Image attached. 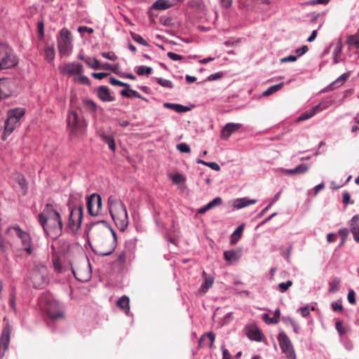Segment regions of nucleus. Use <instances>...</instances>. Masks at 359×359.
<instances>
[{"instance_id": "1", "label": "nucleus", "mask_w": 359, "mask_h": 359, "mask_svg": "<svg viewBox=\"0 0 359 359\" xmlns=\"http://www.w3.org/2000/svg\"><path fill=\"white\" fill-rule=\"evenodd\" d=\"M88 236L94 241L97 254L108 256L116 248V235L104 220L93 223L88 228Z\"/></svg>"}, {"instance_id": "2", "label": "nucleus", "mask_w": 359, "mask_h": 359, "mask_svg": "<svg viewBox=\"0 0 359 359\" xmlns=\"http://www.w3.org/2000/svg\"><path fill=\"white\" fill-rule=\"evenodd\" d=\"M38 221L44 232L55 241L53 249L59 242L57 238L62 235L63 223L60 213L51 204H46L42 212L38 215Z\"/></svg>"}, {"instance_id": "3", "label": "nucleus", "mask_w": 359, "mask_h": 359, "mask_svg": "<svg viewBox=\"0 0 359 359\" xmlns=\"http://www.w3.org/2000/svg\"><path fill=\"white\" fill-rule=\"evenodd\" d=\"M108 206L116 226L124 231L128 225V216L125 204L118 198L110 196L108 198Z\"/></svg>"}, {"instance_id": "4", "label": "nucleus", "mask_w": 359, "mask_h": 359, "mask_svg": "<svg viewBox=\"0 0 359 359\" xmlns=\"http://www.w3.org/2000/svg\"><path fill=\"white\" fill-rule=\"evenodd\" d=\"M39 305L54 320L64 317L58 302L50 294H42L39 298Z\"/></svg>"}, {"instance_id": "5", "label": "nucleus", "mask_w": 359, "mask_h": 359, "mask_svg": "<svg viewBox=\"0 0 359 359\" xmlns=\"http://www.w3.org/2000/svg\"><path fill=\"white\" fill-rule=\"evenodd\" d=\"M29 278L34 287L43 288L49 281L47 267L43 264H36L31 270Z\"/></svg>"}, {"instance_id": "6", "label": "nucleus", "mask_w": 359, "mask_h": 359, "mask_svg": "<svg viewBox=\"0 0 359 359\" xmlns=\"http://www.w3.org/2000/svg\"><path fill=\"white\" fill-rule=\"evenodd\" d=\"M25 110L23 108H15L8 111L7 119L5 121L4 133L2 139L5 140L6 136L9 135L20 124V120L25 115Z\"/></svg>"}, {"instance_id": "7", "label": "nucleus", "mask_w": 359, "mask_h": 359, "mask_svg": "<svg viewBox=\"0 0 359 359\" xmlns=\"http://www.w3.org/2000/svg\"><path fill=\"white\" fill-rule=\"evenodd\" d=\"M67 126L70 133L77 135L84 133L86 123L82 115L75 111H70L67 116Z\"/></svg>"}, {"instance_id": "8", "label": "nucleus", "mask_w": 359, "mask_h": 359, "mask_svg": "<svg viewBox=\"0 0 359 359\" xmlns=\"http://www.w3.org/2000/svg\"><path fill=\"white\" fill-rule=\"evenodd\" d=\"M18 60L13 50L5 44L0 45V70L14 67Z\"/></svg>"}, {"instance_id": "9", "label": "nucleus", "mask_w": 359, "mask_h": 359, "mask_svg": "<svg viewBox=\"0 0 359 359\" xmlns=\"http://www.w3.org/2000/svg\"><path fill=\"white\" fill-rule=\"evenodd\" d=\"M83 215V212L81 206H77L72 208L66 230L69 232L76 233L81 226Z\"/></svg>"}, {"instance_id": "10", "label": "nucleus", "mask_w": 359, "mask_h": 359, "mask_svg": "<svg viewBox=\"0 0 359 359\" xmlns=\"http://www.w3.org/2000/svg\"><path fill=\"white\" fill-rule=\"evenodd\" d=\"M57 46L60 53L62 55L69 54L72 49V34L67 29H62L60 37L57 39Z\"/></svg>"}, {"instance_id": "11", "label": "nucleus", "mask_w": 359, "mask_h": 359, "mask_svg": "<svg viewBox=\"0 0 359 359\" xmlns=\"http://www.w3.org/2000/svg\"><path fill=\"white\" fill-rule=\"evenodd\" d=\"M8 232L16 234L18 237L21 240L23 250L26 251L29 255L32 253L31 247V238L27 232L22 230L18 226L8 228Z\"/></svg>"}, {"instance_id": "12", "label": "nucleus", "mask_w": 359, "mask_h": 359, "mask_svg": "<svg viewBox=\"0 0 359 359\" xmlns=\"http://www.w3.org/2000/svg\"><path fill=\"white\" fill-rule=\"evenodd\" d=\"M278 340L282 351L285 354L287 359H296L293 346L289 337L284 332L278 336Z\"/></svg>"}, {"instance_id": "13", "label": "nucleus", "mask_w": 359, "mask_h": 359, "mask_svg": "<svg viewBox=\"0 0 359 359\" xmlns=\"http://www.w3.org/2000/svg\"><path fill=\"white\" fill-rule=\"evenodd\" d=\"M87 209L91 216H97L101 212L102 198L99 194H93L88 197Z\"/></svg>"}, {"instance_id": "14", "label": "nucleus", "mask_w": 359, "mask_h": 359, "mask_svg": "<svg viewBox=\"0 0 359 359\" xmlns=\"http://www.w3.org/2000/svg\"><path fill=\"white\" fill-rule=\"evenodd\" d=\"M11 339V329L8 325L4 327L0 337V357H3L6 352Z\"/></svg>"}, {"instance_id": "15", "label": "nucleus", "mask_w": 359, "mask_h": 359, "mask_svg": "<svg viewBox=\"0 0 359 359\" xmlns=\"http://www.w3.org/2000/svg\"><path fill=\"white\" fill-rule=\"evenodd\" d=\"M13 81L9 79H0V100L8 97L13 93Z\"/></svg>"}, {"instance_id": "16", "label": "nucleus", "mask_w": 359, "mask_h": 359, "mask_svg": "<svg viewBox=\"0 0 359 359\" xmlns=\"http://www.w3.org/2000/svg\"><path fill=\"white\" fill-rule=\"evenodd\" d=\"M61 72L69 75H80L83 70V65L80 63L69 62L60 67Z\"/></svg>"}, {"instance_id": "17", "label": "nucleus", "mask_w": 359, "mask_h": 359, "mask_svg": "<svg viewBox=\"0 0 359 359\" xmlns=\"http://www.w3.org/2000/svg\"><path fill=\"white\" fill-rule=\"evenodd\" d=\"M241 128V124L229 123L225 125L222 128L220 137L222 140H227L232 133H235Z\"/></svg>"}, {"instance_id": "18", "label": "nucleus", "mask_w": 359, "mask_h": 359, "mask_svg": "<svg viewBox=\"0 0 359 359\" xmlns=\"http://www.w3.org/2000/svg\"><path fill=\"white\" fill-rule=\"evenodd\" d=\"M215 339V336L212 332H208L205 334L201 336L198 341V348H202L206 345H208L210 348H212L213 343Z\"/></svg>"}, {"instance_id": "19", "label": "nucleus", "mask_w": 359, "mask_h": 359, "mask_svg": "<svg viewBox=\"0 0 359 359\" xmlns=\"http://www.w3.org/2000/svg\"><path fill=\"white\" fill-rule=\"evenodd\" d=\"M97 95L103 102H112L114 100V97L111 95L108 88L106 86H102L97 88Z\"/></svg>"}, {"instance_id": "20", "label": "nucleus", "mask_w": 359, "mask_h": 359, "mask_svg": "<svg viewBox=\"0 0 359 359\" xmlns=\"http://www.w3.org/2000/svg\"><path fill=\"white\" fill-rule=\"evenodd\" d=\"M309 170V165L305 163H302L297 165L294 169H285L283 172L286 175H299L306 172Z\"/></svg>"}, {"instance_id": "21", "label": "nucleus", "mask_w": 359, "mask_h": 359, "mask_svg": "<svg viewBox=\"0 0 359 359\" xmlns=\"http://www.w3.org/2000/svg\"><path fill=\"white\" fill-rule=\"evenodd\" d=\"M359 215H355L351 220V231L355 241L359 242Z\"/></svg>"}, {"instance_id": "22", "label": "nucleus", "mask_w": 359, "mask_h": 359, "mask_svg": "<svg viewBox=\"0 0 359 359\" xmlns=\"http://www.w3.org/2000/svg\"><path fill=\"white\" fill-rule=\"evenodd\" d=\"M257 201L255 199H249L247 198H237L233 201V205L237 209H241L250 205L256 203Z\"/></svg>"}, {"instance_id": "23", "label": "nucleus", "mask_w": 359, "mask_h": 359, "mask_svg": "<svg viewBox=\"0 0 359 359\" xmlns=\"http://www.w3.org/2000/svg\"><path fill=\"white\" fill-rule=\"evenodd\" d=\"M351 72H347L341 74L339 77H338L335 81H334L330 86L329 88L330 90H334L342 86L346 80L350 77Z\"/></svg>"}, {"instance_id": "24", "label": "nucleus", "mask_w": 359, "mask_h": 359, "mask_svg": "<svg viewBox=\"0 0 359 359\" xmlns=\"http://www.w3.org/2000/svg\"><path fill=\"white\" fill-rule=\"evenodd\" d=\"M222 200L220 197H216L212 201L208 203L207 205L203 206L202 208H199L198 210V214H204L208 210L216 207L219 206L222 204Z\"/></svg>"}, {"instance_id": "25", "label": "nucleus", "mask_w": 359, "mask_h": 359, "mask_svg": "<svg viewBox=\"0 0 359 359\" xmlns=\"http://www.w3.org/2000/svg\"><path fill=\"white\" fill-rule=\"evenodd\" d=\"M319 110H320V105L318 104L313 107L310 111L302 114L297 118V121L300 122L309 119L310 118L313 117Z\"/></svg>"}, {"instance_id": "26", "label": "nucleus", "mask_w": 359, "mask_h": 359, "mask_svg": "<svg viewBox=\"0 0 359 359\" xmlns=\"http://www.w3.org/2000/svg\"><path fill=\"white\" fill-rule=\"evenodd\" d=\"M248 336L252 340L259 341L262 339V334L259 330L255 326H252L248 328Z\"/></svg>"}, {"instance_id": "27", "label": "nucleus", "mask_w": 359, "mask_h": 359, "mask_svg": "<svg viewBox=\"0 0 359 359\" xmlns=\"http://www.w3.org/2000/svg\"><path fill=\"white\" fill-rule=\"evenodd\" d=\"M98 133L102 140L108 144L109 148L112 151H115L116 144L114 137L111 135H106L104 132L100 130Z\"/></svg>"}, {"instance_id": "28", "label": "nucleus", "mask_w": 359, "mask_h": 359, "mask_svg": "<svg viewBox=\"0 0 359 359\" xmlns=\"http://www.w3.org/2000/svg\"><path fill=\"white\" fill-rule=\"evenodd\" d=\"M224 257L227 262H236L241 257V252L236 250L225 251Z\"/></svg>"}, {"instance_id": "29", "label": "nucleus", "mask_w": 359, "mask_h": 359, "mask_svg": "<svg viewBox=\"0 0 359 359\" xmlns=\"http://www.w3.org/2000/svg\"><path fill=\"white\" fill-rule=\"evenodd\" d=\"M342 48H343L342 43L339 40L336 43L334 49L333 53H332V55H333V63L334 64H337L339 62V58L341 55Z\"/></svg>"}, {"instance_id": "30", "label": "nucleus", "mask_w": 359, "mask_h": 359, "mask_svg": "<svg viewBox=\"0 0 359 359\" xmlns=\"http://www.w3.org/2000/svg\"><path fill=\"white\" fill-rule=\"evenodd\" d=\"M245 224H241L232 233L231 236V243L236 244L238 240L241 238L243 232L244 231Z\"/></svg>"}, {"instance_id": "31", "label": "nucleus", "mask_w": 359, "mask_h": 359, "mask_svg": "<svg viewBox=\"0 0 359 359\" xmlns=\"http://www.w3.org/2000/svg\"><path fill=\"white\" fill-rule=\"evenodd\" d=\"M164 107L172 109L177 112H186L189 110V108L180 104H174L165 102L163 104Z\"/></svg>"}, {"instance_id": "32", "label": "nucleus", "mask_w": 359, "mask_h": 359, "mask_svg": "<svg viewBox=\"0 0 359 359\" xmlns=\"http://www.w3.org/2000/svg\"><path fill=\"white\" fill-rule=\"evenodd\" d=\"M129 302V298L127 296L124 295L117 301L116 306L125 310L126 313H128L130 310Z\"/></svg>"}, {"instance_id": "33", "label": "nucleus", "mask_w": 359, "mask_h": 359, "mask_svg": "<svg viewBox=\"0 0 359 359\" xmlns=\"http://www.w3.org/2000/svg\"><path fill=\"white\" fill-rule=\"evenodd\" d=\"M203 276H205L206 273L205 271L203 273ZM213 284V278L212 277H205V281L201 286L200 291L203 293H205L208 290L212 287Z\"/></svg>"}, {"instance_id": "34", "label": "nucleus", "mask_w": 359, "mask_h": 359, "mask_svg": "<svg viewBox=\"0 0 359 359\" xmlns=\"http://www.w3.org/2000/svg\"><path fill=\"white\" fill-rule=\"evenodd\" d=\"M171 4L166 0H157L153 5L152 8L156 10H165L169 8Z\"/></svg>"}, {"instance_id": "35", "label": "nucleus", "mask_w": 359, "mask_h": 359, "mask_svg": "<svg viewBox=\"0 0 359 359\" xmlns=\"http://www.w3.org/2000/svg\"><path fill=\"white\" fill-rule=\"evenodd\" d=\"M280 316V309H276L275 311L274 315L273 318H269L268 314H264L263 319L267 323H273L276 324L279 321Z\"/></svg>"}, {"instance_id": "36", "label": "nucleus", "mask_w": 359, "mask_h": 359, "mask_svg": "<svg viewBox=\"0 0 359 359\" xmlns=\"http://www.w3.org/2000/svg\"><path fill=\"white\" fill-rule=\"evenodd\" d=\"M45 58L48 61H52L55 57V50L53 46H46L44 50Z\"/></svg>"}, {"instance_id": "37", "label": "nucleus", "mask_w": 359, "mask_h": 359, "mask_svg": "<svg viewBox=\"0 0 359 359\" xmlns=\"http://www.w3.org/2000/svg\"><path fill=\"white\" fill-rule=\"evenodd\" d=\"M283 86V83H278L275 86L269 87L263 93L264 96H269L279 90Z\"/></svg>"}, {"instance_id": "38", "label": "nucleus", "mask_w": 359, "mask_h": 359, "mask_svg": "<svg viewBox=\"0 0 359 359\" xmlns=\"http://www.w3.org/2000/svg\"><path fill=\"white\" fill-rule=\"evenodd\" d=\"M196 163H200V164H203V165H205L209 168H210L211 169L214 170H216V171H219L220 170V167L219 165L215 163V162H206L203 160H201V159H197L196 160Z\"/></svg>"}, {"instance_id": "39", "label": "nucleus", "mask_w": 359, "mask_h": 359, "mask_svg": "<svg viewBox=\"0 0 359 359\" xmlns=\"http://www.w3.org/2000/svg\"><path fill=\"white\" fill-rule=\"evenodd\" d=\"M86 64L92 69H101L100 62L95 58L85 60Z\"/></svg>"}, {"instance_id": "40", "label": "nucleus", "mask_w": 359, "mask_h": 359, "mask_svg": "<svg viewBox=\"0 0 359 359\" xmlns=\"http://www.w3.org/2000/svg\"><path fill=\"white\" fill-rule=\"evenodd\" d=\"M346 42L348 45H352L359 48V36L357 34L350 35L347 37Z\"/></svg>"}, {"instance_id": "41", "label": "nucleus", "mask_w": 359, "mask_h": 359, "mask_svg": "<svg viewBox=\"0 0 359 359\" xmlns=\"http://www.w3.org/2000/svg\"><path fill=\"white\" fill-rule=\"evenodd\" d=\"M152 72V69L149 67L140 66L137 67L136 73L139 76L147 75L149 76Z\"/></svg>"}, {"instance_id": "42", "label": "nucleus", "mask_w": 359, "mask_h": 359, "mask_svg": "<svg viewBox=\"0 0 359 359\" xmlns=\"http://www.w3.org/2000/svg\"><path fill=\"white\" fill-rule=\"evenodd\" d=\"M132 39L136 41L137 43L144 46H148V43L138 34L131 32L130 33Z\"/></svg>"}, {"instance_id": "43", "label": "nucleus", "mask_w": 359, "mask_h": 359, "mask_svg": "<svg viewBox=\"0 0 359 359\" xmlns=\"http://www.w3.org/2000/svg\"><path fill=\"white\" fill-rule=\"evenodd\" d=\"M72 273L74 274V277L81 281H85L87 278L82 277L81 276V271L79 268L74 267L72 265L71 266Z\"/></svg>"}, {"instance_id": "44", "label": "nucleus", "mask_w": 359, "mask_h": 359, "mask_svg": "<svg viewBox=\"0 0 359 359\" xmlns=\"http://www.w3.org/2000/svg\"><path fill=\"white\" fill-rule=\"evenodd\" d=\"M292 284L293 283L292 280H287L285 283L278 284V287L280 292H285L292 285Z\"/></svg>"}, {"instance_id": "45", "label": "nucleus", "mask_w": 359, "mask_h": 359, "mask_svg": "<svg viewBox=\"0 0 359 359\" xmlns=\"http://www.w3.org/2000/svg\"><path fill=\"white\" fill-rule=\"evenodd\" d=\"M109 83L113 85V86H123V87H126L127 88H130V85L128 83H123V82H122V81L115 79L114 77H111L110 78Z\"/></svg>"}, {"instance_id": "46", "label": "nucleus", "mask_w": 359, "mask_h": 359, "mask_svg": "<svg viewBox=\"0 0 359 359\" xmlns=\"http://www.w3.org/2000/svg\"><path fill=\"white\" fill-rule=\"evenodd\" d=\"M157 82L158 84H160L163 87H165V88H172V83L169 80L159 78V79H157Z\"/></svg>"}, {"instance_id": "47", "label": "nucleus", "mask_w": 359, "mask_h": 359, "mask_svg": "<svg viewBox=\"0 0 359 359\" xmlns=\"http://www.w3.org/2000/svg\"><path fill=\"white\" fill-rule=\"evenodd\" d=\"M177 149L182 153H189L191 149L186 143H181L177 145Z\"/></svg>"}, {"instance_id": "48", "label": "nucleus", "mask_w": 359, "mask_h": 359, "mask_svg": "<svg viewBox=\"0 0 359 359\" xmlns=\"http://www.w3.org/2000/svg\"><path fill=\"white\" fill-rule=\"evenodd\" d=\"M339 234L342 238L340 245H343L348 236V231L347 229H341L339 230Z\"/></svg>"}, {"instance_id": "49", "label": "nucleus", "mask_w": 359, "mask_h": 359, "mask_svg": "<svg viewBox=\"0 0 359 359\" xmlns=\"http://www.w3.org/2000/svg\"><path fill=\"white\" fill-rule=\"evenodd\" d=\"M336 329L339 334L342 336L346 333V329L344 327L343 322L342 321H337L335 325Z\"/></svg>"}, {"instance_id": "50", "label": "nucleus", "mask_w": 359, "mask_h": 359, "mask_svg": "<svg viewBox=\"0 0 359 359\" xmlns=\"http://www.w3.org/2000/svg\"><path fill=\"white\" fill-rule=\"evenodd\" d=\"M53 266H54L55 270L56 271H57L58 273L63 272L62 266L60 261L59 260L58 258L53 259Z\"/></svg>"}, {"instance_id": "51", "label": "nucleus", "mask_w": 359, "mask_h": 359, "mask_svg": "<svg viewBox=\"0 0 359 359\" xmlns=\"http://www.w3.org/2000/svg\"><path fill=\"white\" fill-rule=\"evenodd\" d=\"M102 56L106 59H108L111 61H114L116 60L117 57L114 52H103L101 53Z\"/></svg>"}, {"instance_id": "52", "label": "nucleus", "mask_w": 359, "mask_h": 359, "mask_svg": "<svg viewBox=\"0 0 359 359\" xmlns=\"http://www.w3.org/2000/svg\"><path fill=\"white\" fill-rule=\"evenodd\" d=\"M126 260V254L124 251L119 252L117 255V258L116 262L120 264H123L125 263Z\"/></svg>"}, {"instance_id": "53", "label": "nucleus", "mask_w": 359, "mask_h": 359, "mask_svg": "<svg viewBox=\"0 0 359 359\" xmlns=\"http://www.w3.org/2000/svg\"><path fill=\"white\" fill-rule=\"evenodd\" d=\"M348 301L351 304H355L356 303L355 300V294L353 290H350L348 293Z\"/></svg>"}, {"instance_id": "54", "label": "nucleus", "mask_w": 359, "mask_h": 359, "mask_svg": "<svg viewBox=\"0 0 359 359\" xmlns=\"http://www.w3.org/2000/svg\"><path fill=\"white\" fill-rule=\"evenodd\" d=\"M332 309L334 311L341 312L343 311V306L340 302H334L332 303Z\"/></svg>"}, {"instance_id": "55", "label": "nucleus", "mask_w": 359, "mask_h": 359, "mask_svg": "<svg viewBox=\"0 0 359 359\" xmlns=\"http://www.w3.org/2000/svg\"><path fill=\"white\" fill-rule=\"evenodd\" d=\"M223 76V73L222 72H219L212 74H210L208 77V80L210 81H215L221 79Z\"/></svg>"}, {"instance_id": "56", "label": "nucleus", "mask_w": 359, "mask_h": 359, "mask_svg": "<svg viewBox=\"0 0 359 359\" xmlns=\"http://www.w3.org/2000/svg\"><path fill=\"white\" fill-rule=\"evenodd\" d=\"M85 104L91 111H96L97 105L93 100H87L85 101Z\"/></svg>"}, {"instance_id": "57", "label": "nucleus", "mask_w": 359, "mask_h": 359, "mask_svg": "<svg viewBox=\"0 0 359 359\" xmlns=\"http://www.w3.org/2000/svg\"><path fill=\"white\" fill-rule=\"evenodd\" d=\"M167 55H168V57L170 59H171V60H172L174 61L180 60L182 59V55H178V54L175 53H172V52H168L167 53Z\"/></svg>"}, {"instance_id": "58", "label": "nucleus", "mask_w": 359, "mask_h": 359, "mask_svg": "<svg viewBox=\"0 0 359 359\" xmlns=\"http://www.w3.org/2000/svg\"><path fill=\"white\" fill-rule=\"evenodd\" d=\"M43 27H44V25H43V21L38 22L37 31H38L39 36L41 39H42L43 37V34H44L43 33Z\"/></svg>"}, {"instance_id": "59", "label": "nucleus", "mask_w": 359, "mask_h": 359, "mask_svg": "<svg viewBox=\"0 0 359 359\" xmlns=\"http://www.w3.org/2000/svg\"><path fill=\"white\" fill-rule=\"evenodd\" d=\"M77 79L81 84L90 85V80L86 76L81 75Z\"/></svg>"}, {"instance_id": "60", "label": "nucleus", "mask_w": 359, "mask_h": 359, "mask_svg": "<svg viewBox=\"0 0 359 359\" xmlns=\"http://www.w3.org/2000/svg\"><path fill=\"white\" fill-rule=\"evenodd\" d=\"M339 284V280H334L332 283H330V291L333 292L338 290V285Z\"/></svg>"}, {"instance_id": "61", "label": "nucleus", "mask_w": 359, "mask_h": 359, "mask_svg": "<svg viewBox=\"0 0 359 359\" xmlns=\"http://www.w3.org/2000/svg\"><path fill=\"white\" fill-rule=\"evenodd\" d=\"M184 180V178L182 175L181 174H176L172 177V181L175 184H180V182H183Z\"/></svg>"}, {"instance_id": "62", "label": "nucleus", "mask_w": 359, "mask_h": 359, "mask_svg": "<svg viewBox=\"0 0 359 359\" xmlns=\"http://www.w3.org/2000/svg\"><path fill=\"white\" fill-rule=\"evenodd\" d=\"M107 76H108V74L104 73V72H98V73L93 72V73H92V76H93L94 78H95L97 79H102L107 77Z\"/></svg>"}, {"instance_id": "63", "label": "nucleus", "mask_w": 359, "mask_h": 359, "mask_svg": "<svg viewBox=\"0 0 359 359\" xmlns=\"http://www.w3.org/2000/svg\"><path fill=\"white\" fill-rule=\"evenodd\" d=\"M308 50H309V47H308V46L305 45V46H303L302 47H301L300 48L297 49L296 53L298 56H301V55H304V53H306Z\"/></svg>"}, {"instance_id": "64", "label": "nucleus", "mask_w": 359, "mask_h": 359, "mask_svg": "<svg viewBox=\"0 0 359 359\" xmlns=\"http://www.w3.org/2000/svg\"><path fill=\"white\" fill-rule=\"evenodd\" d=\"M219 2L223 8H229L231 6L233 0H219Z\"/></svg>"}]
</instances>
